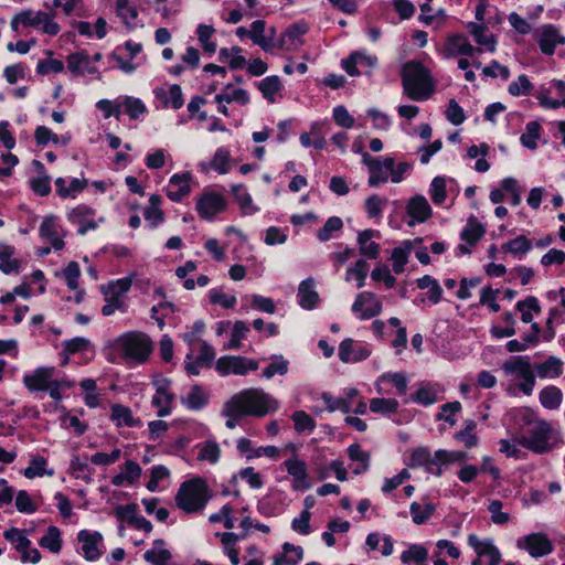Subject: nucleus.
I'll return each mask as SVG.
<instances>
[{"label": "nucleus", "instance_id": "f257e3e1", "mask_svg": "<svg viewBox=\"0 0 565 565\" xmlns=\"http://www.w3.org/2000/svg\"><path fill=\"white\" fill-rule=\"evenodd\" d=\"M278 408V402L260 388H247L233 395L222 415L264 417Z\"/></svg>", "mask_w": 565, "mask_h": 565}, {"label": "nucleus", "instance_id": "f03ea898", "mask_svg": "<svg viewBox=\"0 0 565 565\" xmlns=\"http://www.w3.org/2000/svg\"><path fill=\"white\" fill-rule=\"evenodd\" d=\"M402 82L405 94L413 100H423L434 93V84L428 70L416 61L403 66Z\"/></svg>", "mask_w": 565, "mask_h": 565}, {"label": "nucleus", "instance_id": "7ed1b4c3", "mask_svg": "<svg viewBox=\"0 0 565 565\" xmlns=\"http://www.w3.org/2000/svg\"><path fill=\"white\" fill-rule=\"evenodd\" d=\"M210 500L206 482L195 478L183 482L174 498L175 504L185 513H196L204 509Z\"/></svg>", "mask_w": 565, "mask_h": 565}, {"label": "nucleus", "instance_id": "20e7f679", "mask_svg": "<svg viewBox=\"0 0 565 565\" xmlns=\"http://www.w3.org/2000/svg\"><path fill=\"white\" fill-rule=\"evenodd\" d=\"M553 435L554 430L550 423L537 420L527 429L526 435L518 438V444L536 454H544L554 446Z\"/></svg>", "mask_w": 565, "mask_h": 565}, {"label": "nucleus", "instance_id": "39448f33", "mask_svg": "<svg viewBox=\"0 0 565 565\" xmlns=\"http://www.w3.org/2000/svg\"><path fill=\"white\" fill-rule=\"evenodd\" d=\"M117 344L125 358L139 363L147 361L152 351L150 338L141 332H128L117 340Z\"/></svg>", "mask_w": 565, "mask_h": 565}, {"label": "nucleus", "instance_id": "423d86ee", "mask_svg": "<svg viewBox=\"0 0 565 565\" xmlns=\"http://www.w3.org/2000/svg\"><path fill=\"white\" fill-rule=\"evenodd\" d=\"M258 363L245 356L225 355L216 361V370L222 375L230 373L245 375L247 371H256Z\"/></svg>", "mask_w": 565, "mask_h": 565}, {"label": "nucleus", "instance_id": "0eeeda50", "mask_svg": "<svg viewBox=\"0 0 565 565\" xmlns=\"http://www.w3.org/2000/svg\"><path fill=\"white\" fill-rule=\"evenodd\" d=\"M226 207L225 199L215 192H204L196 202V211L204 220H212Z\"/></svg>", "mask_w": 565, "mask_h": 565}, {"label": "nucleus", "instance_id": "6e6552de", "mask_svg": "<svg viewBox=\"0 0 565 565\" xmlns=\"http://www.w3.org/2000/svg\"><path fill=\"white\" fill-rule=\"evenodd\" d=\"M352 311L360 313V318L363 320L371 319L382 312V303L375 294L364 291L356 296L352 305Z\"/></svg>", "mask_w": 565, "mask_h": 565}, {"label": "nucleus", "instance_id": "1a4fd4ad", "mask_svg": "<svg viewBox=\"0 0 565 565\" xmlns=\"http://www.w3.org/2000/svg\"><path fill=\"white\" fill-rule=\"evenodd\" d=\"M519 547L527 550L529 554L533 557H541L550 554L553 551V544L548 537L541 533H533L523 537V542L518 541Z\"/></svg>", "mask_w": 565, "mask_h": 565}, {"label": "nucleus", "instance_id": "9d476101", "mask_svg": "<svg viewBox=\"0 0 565 565\" xmlns=\"http://www.w3.org/2000/svg\"><path fill=\"white\" fill-rule=\"evenodd\" d=\"M468 544L475 550L478 556L488 558L487 565H499L501 562V553L493 545L491 540L481 541L476 534L468 536Z\"/></svg>", "mask_w": 565, "mask_h": 565}, {"label": "nucleus", "instance_id": "9b49d317", "mask_svg": "<svg viewBox=\"0 0 565 565\" xmlns=\"http://www.w3.org/2000/svg\"><path fill=\"white\" fill-rule=\"evenodd\" d=\"M53 373V367H38L33 373L24 375L23 383L31 392L46 391L54 381Z\"/></svg>", "mask_w": 565, "mask_h": 565}, {"label": "nucleus", "instance_id": "f8f14e48", "mask_svg": "<svg viewBox=\"0 0 565 565\" xmlns=\"http://www.w3.org/2000/svg\"><path fill=\"white\" fill-rule=\"evenodd\" d=\"M77 540L82 543V552L87 561H95L102 555L98 544L102 543L103 535L99 532L82 530L77 534Z\"/></svg>", "mask_w": 565, "mask_h": 565}, {"label": "nucleus", "instance_id": "ddd939ff", "mask_svg": "<svg viewBox=\"0 0 565 565\" xmlns=\"http://www.w3.org/2000/svg\"><path fill=\"white\" fill-rule=\"evenodd\" d=\"M288 473L292 477V488L295 490H306L310 487L307 475V465L303 460L291 458L285 461Z\"/></svg>", "mask_w": 565, "mask_h": 565}, {"label": "nucleus", "instance_id": "4468645a", "mask_svg": "<svg viewBox=\"0 0 565 565\" xmlns=\"http://www.w3.org/2000/svg\"><path fill=\"white\" fill-rule=\"evenodd\" d=\"M95 212L85 205L74 207L70 213V220L78 225V234L84 235L89 230H95L97 223L94 220Z\"/></svg>", "mask_w": 565, "mask_h": 565}, {"label": "nucleus", "instance_id": "2eb2a0df", "mask_svg": "<svg viewBox=\"0 0 565 565\" xmlns=\"http://www.w3.org/2000/svg\"><path fill=\"white\" fill-rule=\"evenodd\" d=\"M565 38L559 34L554 25H544L539 35V46L544 54L552 55L556 45L563 44Z\"/></svg>", "mask_w": 565, "mask_h": 565}, {"label": "nucleus", "instance_id": "dca6fc26", "mask_svg": "<svg viewBox=\"0 0 565 565\" xmlns=\"http://www.w3.org/2000/svg\"><path fill=\"white\" fill-rule=\"evenodd\" d=\"M371 352L365 347L353 345V340L348 338L344 339L339 345V358L342 362H360L370 356Z\"/></svg>", "mask_w": 565, "mask_h": 565}, {"label": "nucleus", "instance_id": "f3484780", "mask_svg": "<svg viewBox=\"0 0 565 565\" xmlns=\"http://www.w3.org/2000/svg\"><path fill=\"white\" fill-rule=\"evenodd\" d=\"M156 385L157 391L152 404L159 408L158 416L163 417L170 414L174 395L168 392L169 382L167 380L157 382Z\"/></svg>", "mask_w": 565, "mask_h": 565}, {"label": "nucleus", "instance_id": "a211bd4d", "mask_svg": "<svg viewBox=\"0 0 565 565\" xmlns=\"http://www.w3.org/2000/svg\"><path fill=\"white\" fill-rule=\"evenodd\" d=\"M563 362L556 356H548L544 362L536 363L534 369L541 379H556L563 374Z\"/></svg>", "mask_w": 565, "mask_h": 565}, {"label": "nucleus", "instance_id": "6ab92c4d", "mask_svg": "<svg viewBox=\"0 0 565 565\" xmlns=\"http://www.w3.org/2000/svg\"><path fill=\"white\" fill-rule=\"evenodd\" d=\"M407 213L417 222H425L431 216V207L425 196L416 195L409 200Z\"/></svg>", "mask_w": 565, "mask_h": 565}, {"label": "nucleus", "instance_id": "aec40b11", "mask_svg": "<svg viewBox=\"0 0 565 565\" xmlns=\"http://www.w3.org/2000/svg\"><path fill=\"white\" fill-rule=\"evenodd\" d=\"M315 280L313 278H307L306 280L301 281L298 288V297H299V305L303 309H312L316 307V305L319 301V295L313 289Z\"/></svg>", "mask_w": 565, "mask_h": 565}, {"label": "nucleus", "instance_id": "412c9836", "mask_svg": "<svg viewBox=\"0 0 565 565\" xmlns=\"http://www.w3.org/2000/svg\"><path fill=\"white\" fill-rule=\"evenodd\" d=\"M394 159L386 158L384 161H377L373 167H371L369 184L371 186H377L380 183H384L388 179V172H391L394 168Z\"/></svg>", "mask_w": 565, "mask_h": 565}, {"label": "nucleus", "instance_id": "4be33fe9", "mask_svg": "<svg viewBox=\"0 0 565 565\" xmlns=\"http://www.w3.org/2000/svg\"><path fill=\"white\" fill-rule=\"evenodd\" d=\"M171 557L170 551L164 548V541L161 539L156 540L153 547L143 554L145 561L152 565H167Z\"/></svg>", "mask_w": 565, "mask_h": 565}, {"label": "nucleus", "instance_id": "5701e85b", "mask_svg": "<svg viewBox=\"0 0 565 565\" xmlns=\"http://www.w3.org/2000/svg\"><path fill=\"white\" fill-rule=\"evenodd\" d=\"M503 370L508 373H515L521 380H529L533 376L532 366L527 358L514 356L503 364Z\"/></svg>", "mask_w": 565, "mask_h": 565}, {"label": "nucleus", "instance_id": "b1692460", "mask_svg": "<svg viewBox=\"0 0 565 565\" xmlns=\"http://www.w3.org/2000/svg\"><path fill=\"white\" fill-rule=\"evenodd\" d=\"M374 235L373 230H364L358 235L360 253L370 259H376L380 255V245L372 241Z\"/></svg>", "mask_w": 565, "mask_h": 565}, {"label": "nucleus", "instance_id": "393cba45", "mask_svg": "<svg viewBox=\"0 0 565 565\" xmlns=\"http://www.w3.org/2000/svg\"><path fill=\"white\" fill-rule=\"evenodd\" d=\"M265 21L256 20L250 25V40L254 44L259 45L265 52H271L275 47L273 43V36H266L265 33Z\"/></svg>", "mask_w": 565, "mask_h": 565}, {"label": "nucleus", "instance_id": "a878e982", "mask_svg": "<svg viewBox=\"0 0 565 565\" xmlns=\"http://www.w3.org/2000/svg\"><path fill=\"white\" fill-rule=\"evenodd\" d=\"M539 399L544 408L558 409L563 402V393L557 386L548 385L540 392Z\"/></svg>", "mask_w": 565, "mask_h": 565}, {"label": "nucleus", "instance_id": "bb28decb", "mask_svg": "<svg viewBox=\"0 0 565 565\" xmlns=\"http://www.w3.org/2000/svg\"><path fill=\"white\" fill-rule=\"evenodd\" d=\"M282 550L284 554L275 556L274 565H296L303 556L301 546L285 543Z\"/></svg>", "mask_w": 565, "mask_h": 565}, {"label": "nucleus", "instance_id": "cd10ccee", "mask_svg": "<svg viewBox=\"0 0 565 565\" xmlns=\"http://www.w3.org/2000/svg\"><path fill=\"white\" fill-rule=\"evenodd\" d=\"M40 235L50 241L52 247L60 250L64 247V241L57 236L56 223L54 217H46L40 226Z\"/></svg>", "mask_w": 565, "mask_h": 565}, {"label": "nucleus", "instance_id": "c85d7f7f", "mask_svg": "<svg viewBox=\"0 0 565 565\" xmlns=\"http://www.w3.org/2000/svg\"><path fill=\"white\" fill-rule=\"evenodd\" d=\"M224 90V93L217 94L214 98L215 102L220 105L223 103L232 102H236L241 105H246L249 102L248 93L245 89H234L232 84H227Z\"/></svg>", "mask_w": 565, "mask_h": 565}, {"label": "nucleus", "instance_id": "c756f323", "mask_svg": "<svg viewBox=\"0 0 565 565\" xmlns=\"http://www.w3.org/2000/svg\"><path fill=\"white\" fill-rule=\"evenodd\" d=\"M89 56L84 52L73 53L67 57V68L73 74L93 73L94 68L89 67Z\"/></svg>", "mask_w": 565, "mask_h": 565}, {"label": "nucleus", "instance_id": "7c9ffc66", "mask_svg": "<svg viewBox=\"0 0 565 565\" xmlns=\"http://www.w3.org/2000/svg\"><path fill=\"white\" fill-rule=\"evenodd\" d=\"M156 96L162 100L164 106L170 104L174 109L181 108L184 103L181 87L178 84L171 85L168 92L162 88L157 89Z\"/></svg>", "mask_w": 565, "mask_h": 565}, {"label": "nucleus", "instance_id": "2f4dec72", "mask_svg": "<svg viewBox=\"0 0 565 565\" xmlns=\"http://www.w3.org/2000/svg\"><path fill=\"white\" fill-rule=\"evenodd\" d=\"M486 230L479 221L471 215L468 218L467 226L462 230L460 237L470 245H475L484 235Z\"/></svg>", "mask_w": 565, "mask_h": 565}, {"label": "nucleus", "instance_id": "473e14b6", "mask_svg": "<svg viewBox=\"0 0 565 565\" xmlns=\"http://www.w3.org/2000/svg\"><path fill=\"white\" fill-rule=\"evenodd\" d=\"M111 419L116 422L117 426L135 427L140 424L139 419L134 418L130 408L120 404L111 406Z\"/></svg>", "mask_w": 565, "mask_h": 565}, {"label": "nucleus", "instance_id": "72a5a7b5", "mask_svg": "<svg viewBox=\"0 0 565 565\" xmlns=\"http://www.w3.org/2000/svg\"><path fill=\"white\" fill-rule=\"evenodd\" d=\"M467 28L479 45H483L488 51L494 52L497 44L495 39L493 35H484L486 26L483 24L469 22Z\"/></svg>", "mask_w": 565, "mask_h": 565}, {"label": "nucleus", "instance_id": "f704fd0d", "mask_svg": "<svg viewBox=\"0 0 565 565\" xmlns=\"http://www.w3.org/2000/svg\"><path fill=\"white\" fill-rule=\"evenodd\" d=\"M39 544L43 548H47L52 553H58L62 548V539L58 527L51 525L47 527L46 534L41 537Z\"/></svg>", "mask_w": 565, "mask_h": 565}, {"label": "nucleus", "instance_id": "c9c22d12", "mask_svg": "<svg viewBox=\"0 0 565 565\" xmlns=\"http://www.w3.org/2000/svg\"><path fill=\"white\" fill-rule=\"evenodd\" d=\"M116 12L128 28L136 25L135 20L138 17V10L135 6L129 3V0H117Z\"/></svg>", "mask_w": 565, "mask_h": 565}, {"label": "nucleus", "instance_id": "e433bc0d", "mask_svg": "<svg viewBox=\"0 0 565 565\" xmlns=\"http://www.w3.org/2000/svg\"><path fill=\"white\" fill-rule=\"evenodd\" d=\"M477 423L472 419L465 422V428L455 434V439L462 443L467 448L477 446L478 437L475 434Z\"/></svg>", "mask_w": 565, "mask_h": 565}, {"label": "nucleus", "instance_id": "4c0bfd02", "mask_svg": "<svg viewBox=\"0 0 565 565\" xmlns=\"http://www.w3.org/2000/svg\"><path fill=\"white\" fill-rule=\"evenodd\" d=\"M258 89L262 92L264 98L273 103L275 100V94L281 89V82L278 76H268L259 82Z\"/></svg>", "mask_w": 565, "mask_h": 565}, {"label": "nucleus", "instance_id": "58836bf2", "mask_svg": "<svg viewBox=\"0 0 565 565\" xmlns=\"http://www.w3.org/2000/svg\"><path fill=\"white\" fill-rule=\"evenodd\" d=\"M532 248V242L524 235H520L502 245V249L513 255H522Z\"/></svg>", "mask_w": 565, "mask_h": 565}, {"label": "nucleus", "instance_id": "ea45409f", "mask_svg": "<svg viewBox=\"0 0 565 565\" xmlns=\"http://www.w3.org/2000/svg\"><path fill=\"white\" fill-rule=\"evenodd\" d=\"M273 361L263 370V376L270 379L278 375H285L288 372L289 362L282 355H274Z\"/></svg>", "mask_w": 565, "mask_h": 565}, {"label": "nucleus", "instance_id": "a19ab883", "mask_svg": "<svg viewBox=\"0 0 565 565\" xmlns=\"http://www.w3.org/2000/svg\"><path fill=\"white\" fill-rule=\"evenodd\" d=\"M3 535L6 540L14 544L18 552H24L31 545V541L24 535L23 531L17 527L7 530Z\"/></svg>", "mask_w": 565, "mask_h": 565}, {"label": "nucleus", "instance_id": "79ce46f5", "mask_svg": "<svg viewBox=\"0 0 565 565\" xmlns=\"http://www.w3.org/2000/svg\"><path fill=\"white\" fill-rule=\"evenodd\" d=\"M435 512V505L433 503H426L422 507L418 502L411 504V514L413 522L416 524L425 523Z\"/></svg>", "mask_w": 565, "mask_h": 565}, {"label": "nucleus", "instance_id": "37998d69", "mask_svg": "<svg viewBox=\"0 0 565 565\" xmlns=\"http://www.w3.org/2000/svg\"><path fill=\"white\" fill-rule=\"evenodd\" d=\"M131 287V279L122 278L116 281L109 282L107 286L102 287V291L105 296H114L121 298Z\"/></svg>", "mask_w": 565, "mask_h": 565}, {"label": "nucleus", "instance_id": "c03bdc74", "mask_svg": "<svg viewBox=\"0 0 565 565\" xmlns=\"http://www.w3.org/2000/svg\"><path fill=\"white\" fill-rule=\"evenodd\" d=\"M248 331L249 328L244 321H235L232 329L231 341L224 347V349H239L242 347V340L245 338Z\"/></svg>", "mask_w": 565, "mask_h": 565}, {"label": "nucleus", "instance_id": "a18cd8bd", "mask_svg": "<svg viewBox=\"0 0 565 565\" xmlns=\"http://www.w3.org/2000/svg\"><path fill=\"white\" fill-rule=\"evenodd\" d=\"M428 552L422 545H412L408 550L404 551L401 556V561L404 564L409 563H423L427 559Z\"/></svg>", "mask_w": 565, "mask_h": 565}, {"label": "nucleus", "instance_id": "49530a36", "mask_svg": "<svg viewBox=\"0 0 565 565\" xmlns=\"http://www.w3.org/2000/svg\"><path fill=\"white\" fill-rule=\"evenodd\" d=\"M398 408V402L395 398H372L370 401V409L373 413L391 414Z\"/></svg>", "mask_w": 565, "mask_h": 565}, {"label": "nucleus", "instance_id": "de8ad7c7", "mask_svg": "<svg viewBox=\"0 0 565 565\" xmlns=\"http://www.w3.org/2000/svg\"><path fill=\"white\" fill-rule=\"evenodd\" d=\"M198 38L202 47L205 52L213 54L216 51V44L211 42L210 39L214 34L215 30L212 25L200 24L198 26Z\"/></svg>", "mask_w": 565, "mask_h": 565}, {"label": "nucleus", "instance_id": "09e8293b", "mask_svg": "<svg viewBox=\"0 0 565 565\" xmlns=\"http://www.w3.org/2000/svg\"><path fill=\"white\" fill-rule=\"evenodd\" d=\"M349 458L353 461H359L361 466L354 470L355 473H361L367 470L369 468V452L361 449L358 444L351 445L348 448Z\"/></svg>", "mask_w": 565, "mask_h": 565}, {"label": "nucleus", "instance_id": "8fccbe9b", "mask_svg": "<svg viewBox=\"0 0 565 565\" xmlns=\"http://www.w3.org/2000/svg\"><path fill=\"white\" fill-rule=\"evenodd\" d=\"M183 403L190 409H200L207 403V396L199 385H194Z\"/></svg>", "mask_w": 565, "mask_h": 565}, {"label": "nucleus", "instance_id": "3c124183", "mask_svg": "<svg viewBox=\"0 0 565 565\" xmlns=\"http://www.w3.org/2000/svg\"><path fill=\"white\" fill-rule=\"evenodd\" d=\"M122 106L125 107L126 114H128L132 120L138 119L146 113V106L139 98L126 96L122 99Z\"/></svg>", "mask_w": 565, "mask_h": 565}, {"label": "nucleus", "instance_id": "603ef678", "mask_svg": "<svg viewBox=\"0 0 565 565\" xmlns=\"http://www.w3.org/2000/svg\"><path fill=\"white\" fill-rule=\"evenodd\" d=\"M369 265L364 259H359L353 267L347 271L345 279L349 281L352 277L358 280V288H362L365 284Z\"/></svg>", "mask_w": 565, "mask_h": 565}, {"label": "nucleus", "instance_id": "864d4df0", "mask_svg": "<svg viewBox=\"0 0 565 565\" xmlns=\"http://www.w3.org/2000/svg\"><path fill=\"white\" fill-rule=\"evenodd\" d=\"M232 192L245 214H253L256 211L250 195L244 190L243 185H234Z\"/></svg>", "mask_w": 565, "mask_h": 565}, {"label": "nucleus", "instance_id": "5fc2aeb1", "mask_svg": "<svg viewBox=\"0 0 565 565\" xmlns=\"http://www.w3.org/2000/svg\"><path fill=\"white\" fill-rule=\"evenodd\" d=\"M449 44L461 55L471 56L475 52L481 53V49H475L465 35H455L450 39Z\"/></svg>", "mask_w": 565, "mask_h": 565}, {"label": "nucleus", "instance_id": "6e6d98bb", "mask_svg": "<svg viewBox=\"0 0 565 565\" xmlns=\"http://www.w3.org/2000/svg\"><path fill=\"white\" fill-rule=\"evenodd\" d=\"M343 222L338 216H331L327 220L323 227L318 231V238L321 242H327L331 238L333 232H338L342 228Z\"/></svg>", "mask_w": 565, "mask_h": 565}, {"label": "nucleus", "instance_id": "4d7b16f0", "mask_svg": "<svg viewBox=\"0 0 565 565\" xmlns=\"http://www.w3.org/2000/svg\"><path fill=\"white\" fill-rule=\"evenodd\" d=\"M541 126L537 121H531L526 125V132L521 136V142L529 149L537 147L536 139L540 137Z\"/></svg>", "mask_w": 565, "mask_h": 565}, {"label": "nucleus", "instance_id": "13d9d810", "mask_svg": "<svg viewBox=\"0 0 565 565\" xmlns=\"http://www.w3.org/2000/svg\"><path fill=\"white\" fill-rule=\"evenodd\" d=\"M430 195L435 204H443L447 198L446 180L443 177H436L430 184Z\"/></svg>", "mask_w": 565, "mask_h": 565}, {"label": "nucleus", "instance_id": "bf43d9fd", "mask_svg": "<svg viewBox=\"0 0 565 565\" xmlns=\"http://www.w3.org/2000/svg\"><path fill=\"white\" fill-rule=\"evenodd\" d=\"M291 418L295 423V429L298 433H302L305 430H313L316 427L313 418L303 411L295 412Z\"/></svg>", "mask_w": 565, "mask_h": 565}, {"label": "nucleus", "instance_id": "052dcab7", "mask_svg": "<svg viewBox=\"0 0 565 565\" xmlns=\"http://www.w3.org/2000/svg\"><path fill=\"white\" fill-rule=\"evenodd\" d=\"M387 204V199L380 198L376 194L369 196L365 201V210L369 217H379L382 213L383 207Z\"/></svg>", "mask_w": 565, "mask_h": 565}, {"label": "nucleus", "instance_id": "680f3d73", "mask_svg": "<svg viewBox=\"0 0 565 565\" xmlns=\"http://www.w3.org/2000/svg\"><path fill=\"white\" fill-rule=\"evenodd\" d=\"M70 468L73 473H76V478H82L86 482L92 481V468L88 466L87 462L82 461L78 456L73 457L71 460Z\"/></svg>", "mask_w": 565, "mask_h": 565}, {"label": "nucleus", "instance_id": "e2e57ef3", "mask_svg": "<svg viewBox=\"0 0 565 565\" xmlns=\"http://www.w3.org/2000/svg\"><path fill=\"white\" fill-rule=\"evenodd\" d=\"M306 32V26L301 24H294L285 31V34L290 43V45L288 46V51L297 50L301 45L302 42L300 38Z\"/></svg>", "mask_w": 565, "mask_h": 565}, {"label": "nucleus", "instance_id": "0e129e2a", "mask_svg": "<svg viewBox=\"0 0 565 565\" xmlns=\"http://www.w3.org/2000/svg\"><path fill=\"white\" fill-rule=\"evenodd\" d=\"M45 13L43 11L34 12L33 10H23L20 12V21L24 26L40 28L43 19H45Z\"/></svg>", "mask_w": 565, "mask_h": 565}, {"label": "nucleus", "instance_id": "69168bd1", "mask_svg": "<svg viewBox=\"0 0 565 565\" xmlns=\"http://www.w3.org/2000/svg\"><path fill=\"white\" fill-rule=\"evenodd\" d=\"M431 462H435L430 456V452L425 447H419L415 449L409 459V467H420V466H430Z\"/></svg>", "mask_w": 565, "mask_h": 565}, {"label": "nucleus", "instance_id": "338daca9", "mask_svg": "<svg viewBox=\"0 0 565 565\" xmlns=\"http://www.w3.org/2000/svg\"><path fill=\"white\" fill-rule=\"evenodd\" d=\"M81 270L76 262H70L63 269V277L66 280L67 287L72 290L78 287V277Z\"/></svg>", "mask_w": 565, "mask_h": 565}, {"label": "nucleus", "instance_id": "774afa93", "mask_svg": "<svg viewBox=\"0 0 565 565\" xmlns=\"http://www.w3.org/2000/svg\"><path fill=\"white\" fill-rule=\"evenodd\" d=\"M220 447L215 441H207L205 445L201 448L198 458L200 460H206L211 463L217 462L220 458Z\"/></svg>", "mask_w": 565, "mask_h": 565}]
</instances>
